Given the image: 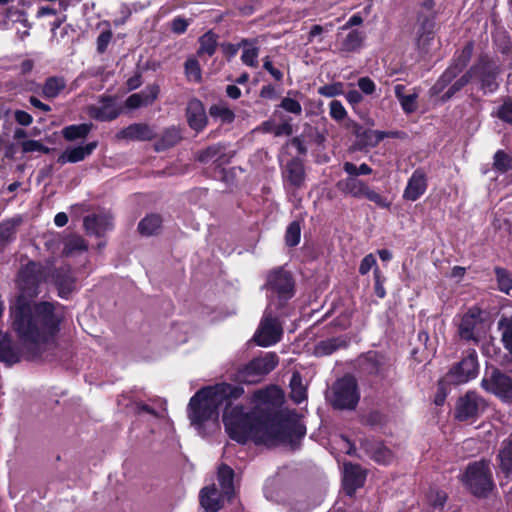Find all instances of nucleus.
<instances>
[{"mask_svg":"<svg viewBox=\"0 0 512 512\" xmlns=\"http://www.w3.org/2000/svg\"><path fill=\"white\" fill-rule=\"evenodd\" d=\"M478 372L479 363L477 352L474 349H469L459 362L452 365L446 375L447 379H451L453 385H459L475 379Z\"/></svg>","mask_w":512,"mask_h":512,"instance_id":"nucleus-13","label":"nucleus"},{"mask_svg":"<svg viewBox=\"0 0 512 512\" xmlns=\"http://www.w3.org/2000/svg\"><path fill=\"white\" fill-rule=\"evenodd\" d=\"M244 394L243 387L222 382L213 386H206L199 389L189 400L187 412L192 425L201 426L205 422L217 418L219 409H223V423L225 430L230 436V431L226 423L236 408L244 410L243 405L233 406V401L239 399Z\"/></svg>","mask_w":512,"mask_h":512,"instance_id":"nucleus-3","label":"nucleus"},{"mask_svg":"<svg viewBox=\"0 0 512 512\" xmlns=\"http://www.w3.org/2000/svg\"><path fill=\"white\" fill-rule=\"evenodd\" d=\"M21 360V350L7 332L0 331V362L10 367Z\"/></svg>","mask_w":512,"mask_h":512,"instance_id":"nucleus-28","label":"nucleus"},{"mask_svg":"<svg viewBox=\"0 0 512 512\" xmlns=\"http://www.w3.org/2000/svg\"><path fill=\"white\" fill-rule=\"evenodd\" d=\"M101 102L102 105L98 108L95 115L96 119L100 121H113L122 113L121 108L116 107L113 97H103Z\"/></svg>","mask_w":512,"mask_h":512,"instance_id":"nucleus-39","label":"nucleus"},{"mask_svg":"<svg viewBox=\"0 0 512 512\" xmlns=\"http://www.w3.org/2000/svg\"><path fill=\"white\" fill-rule=\"evenodd\" d=\"M480 385L485 392L494 395L501 402L512 404V376L500 368L487 366Z\"/></svg>","mask_w":512,"mask_h":512,"instance_id":"nucleus-9","label":"nucleus"},{"mask_svg":"<svg viewBox=\"0 0 512 512\" xmlns=\"http://www.w3.org/2000/svg\"><path fill=\"white\" fill-rule=\"evenodd\" d=\"M360 400V391L356 378L345 374L337 379L331 388L330 403L337 410H354Z\"/></svg>","mask_w":512,"mask_h":512,"instance_id":"nucleus-8","label":"nucleus"},{"mask_svg":"<svg viewBox=\"0 0 512 512\" xmlns=\"http://www.w3.org/2000/svg\"><path fill=\"white\" fill-rule=\"evenodd\" d=\"M93 129L92 122L65 126L61 133L66 141L73 142L85 139Z\"/></svg>","mask_w":512,"mask_h":512,"instance_id":"nucleus-37","label":"nucleus"},{"mask_svg":"<svg viewBox=\"0 0 512 512\" xmlns=\"http://www.w3.org/2000/svg\"><path fill=\"white\" fill-rule=\"evenodd\" d=\"M501 67L488 54H480L476 61L439 97L441 103H447L456 97L473 80L478 82V90L483 95L494 94L500 87L498 81Z\"/></svg>","mask_w":512,"mask_h":512,"instance_id":"nucleus-4","label":"nucleus"},{"mask_svg":"<svg viewBox=\"0 0 512 512\" xmlns=\"http://www.w3.org/2000/svg\"><path fill=\"white\" fill-rule=\"evenodd\" d=\"M317 93L324 97H335L344 94V83L334 82L318 88Z\"/></svg>","mask_w":512,"mask_h":512,"instance_id":"nucleus-58","label":"nucleus"},{"mask_svg":"<svg viewBox=\"0 0 512 512\" xmlns=\"http://www.w3.org/2000/svg\"><path fill=\"white\" fill-rule=\"evenodd\" d=\"M381 141H383L381 131L367 129L365 132H363V137L361 140H359V142H355V145L359 150H364L366 148L377 147Z\"/></svg>","mask_w":512,"mask_h":512,"instance_id":"nucleus-45","label":"nucleus"},{"mask_svg":"<svg viewBox=\"0 0 512 512\" xmlns=\"http://www.w3.org/2000/svg\"><path fill=\"white\" fill-rule=\"evenodd\" d=\"M243 52L241 55V61L246 66L256 68L258 66V55H259V47L254 45H250L247 47H242Z\"/></svg>","mask_w":512,"mask_h":512,"instance_id":"nucleus-53","label":"nucleus"},{"mask_svg":"<svg viewBox=\"0 0 512 512\" xmlns=\"http://www.w3.org/2000/svg\"><path fill=\"white\" fill-rule=\"evenodd\" d=\"M483 310L478 306H472L463 314L458 325V334L462 340H477L474 330L482 322Z\"/></svg>","mask_w":512,"mask_h":512,"instance_id":"nucleus-21","label":"nucleus"},{"mask_svg":"<svg viewBox=\"0 0 512 512\" xmlns=\"http://www.w3.org/2000/svg\"><path fill=\"white\" fill-rule=\"evenodd\" d=\"M365 39L364 32L351 30L341 42V50L344 52H355L361 49Z\"/></svg>","mask_w":512,"mask_h":512,"instance_id":"nucleus-43","label":"nucleus"},{"mask_svg":"<svg viewBox=\"0 0 512 512\" xmlns=\"http://www.w3.org/2000/svg\"><path fill=\"white\" fill-rule=\"evenodd\" d=\"M226 425L230 438L243 445L249 441L256 445L294 443L306 435L303 423L271 408L256 407L249 412L236 408Z\"/></svg>","mask_w":512,"mask_h":512,"instance_id":"nucleus-1","label":"nucleus"},{"mask_svg":"<svg viewBox=\"0 0 512 512\" xmlns=\"http://www.w3.org/2000/svg\"><path fill=\"white\" fill-rule=\"evenodd\" d=\"M83 226L87 234L102 237L111 229L112 224L105 215L91 214L84 217Z\"/></svg>","mask_w":512,"mask_h":512,"instance_id":"nucleus-30","label":"nucleus"},{"mask_svg":"<svg viewBox=\"0 0 512 512\" xmlns=\"http://www.w3.org/2000/svg\"><path fill=\"white\" fill-rule=\"evenodd\" d=\"M233 154L226 153V145L223 143H216L198 151L196 154V161L202 164H207L212 161L214 170L218 167L230 163Z\"/></svg>","mask_w":512,"mask_h":512,"instance_id":"nucleus-18","label":"nucleus"},{"mask_svg":"<svg viewBox=\"0 0 512 512\" xmlns=\"http://www.w3.org/2000/svg\"><path fill=\"white\" fill-rule=\"evenodd\" d=\"M366 477V471L359 464H353L351 462L345 463L342 479L345 494L349 497H353L356 491L364 486Z\"/></svg>","mask_w":512,"mask_h":512,"instance_id":"nucleus-17","label":"nucleus"},{"mask_svg":"<svg viewBox=\"0 0 512 512\" xmlns=\"http://www.w3.org/2000/svg\"><path fill=\"white\" fill-rule=\"evenodd\" d=\"M22 223L21 217H13L0 222V253L16 240L18 228Z\"/></svg>","mask_w":512,"mask_h":512,"instance_id":"nucleus-29","label":"nucleus"},{"mask_svg":"<svg viewBox=\"0 0 512 512\" xmlns=\"http://www.w3.org/2000/svg\"><path fill=\"white\" fill-rule=\"evenodd\" d=\"M162 222V217L159 214L151 213L140 220L137 229L143 236L156 235L161 229Z\"/></svg>","mask_w":512,"mask_h":512,"instance_id":"nucleus-40","label":"nucleus"},{"mask_svg":"<svg viewBox=\"0 0 512 512\" xmlns=\"http://www.w3.org/2000/svg\"><path fill=\"white\" fill-rule=\"evenodd\" d=\"M496 116L503 122L512 125V98L504 99L497 109Z\"/></svg>","mask_w":512,"mask_h":512,"instance_id":"nucleus-59","label":"nucleus"},{"mask_svg":"<svg viewBox=\"0 0 512 512\" xmlns=\"http://www.w3.org/2000/svg\"><path fill=\"white\" fill-rule=\"evenodd\" d=\"M427 498L434 509H443L448 500V494L443 490H430Z\"/></svg>","mask_w":512,"mask_h":512,"instance_id":"nucleus-57","label":"nucleus"},{"mask_svg":"<svg viewBox=\"0 0 512 512\" xmlns=\"http://www.w3.org/2000/svg\"><path fill=\"white\" fill-rule=\"evenodd\" d=\"M497 458L505 478L512 480V433L502 441Z\"/></svg>","mask_w":512,"mask_h":512,"instance_id":"nucleus-33","label":"nucleus"},{"mask_svg":"<svg viewBox=\"0 0 512 512\" xmlns=\"http://www.w3.org/2000/svg\"><path fill=\"white\" fill-rule=\"evenodd\" d=\"M22 150L24 153L40 152L43 154H49L52 149L43 145L39 140L29 139L22 143Z\"/></svg>","mask_w":512,"mask_h":512,"instance_id":"nucleus-61","label":"nucleus"},{"mask_svg":"<svg viewBox=\"0 0 512 512\" xmlns=\"http://www.w3.org/2000/svg\"><path fill=\"white\" fill-rule=\"evenodd\" d=\"M98 146V141H92L86 145L67 147L57 158V163H78L90 156Z\"/></svg>","mask_w":512,"mask_h":512,"instance_id":"nucleus-27","label":"nucleus"},{"mask_svg":"<svg viewBox=\"0 0 512 512\" xmlns=\"http://www.w3.org/2000/svg\"><path fill=\"white\" fill-rule=\"evenodd\" d=\"M343 170L349 177L354 178L360 175H370L373 172V169L366 163L356 166L354 163L348 161L343 164Z\"/></svg>","mask_w":512,"mask_h":512,"instance_id":"nucleus-54","label":"nucleus"},{"mask_svg":"<svg viewBox=\"0 0 512 512\" xmlns=\"http://www.w3.org/2000/svg\"><path fill=\"white\" fill-rule=\"evenodd\" d=\"M199 502L205 512H218L223 506L215 484L205 486L200 490Z\"/></svg>","mask_w":512,"mask_h":512,"instance_id":"nucleus-31","label":"nucleus"},{"mask_svg":"<svg viewBox=\"0 0 512 512\" xmlns=\"http://www.w3.org/2000/svg\"><path fill=\"white\" fill-rule=\"evenodd\" d=\"M488 407V402L475 390H469L460 396L454 407L453 417L459 422L477 421Z\"/></svg>","mask_w":512,"mask_h":512,"instance_id":"nucleus-11","label":"nucleus"},{"mask_svg":"<svg viewBox=\"0 0 512 512\" xmlns=\"http://www.w3.org/2000/svg\"><path fill=\"white\" fill-rule=\"evenodd\" d=\"M66 86V79L63 76H49L41 86L40 95L45 99H55L65 90Z\"/></svg>","mask_w":512,"mask_h":512,"instance_id":"nucleus-35","label":"nucleus"},{"mask_svg":"<svg viewBox=\"0 0 512 512\" xmlns=\"http://www.w3.org/2000/svg\"><path fill=\"white\" fill-rule=\"evenodd\" d=\"M453 384L451 379H447V375L438 380L437 391L434 397V403L436 406H443L446 398L450 392V385Z\"/></svg>","mask_w":512,"mask_h":512,"instance_id":"nucleus-50","label":"nucleus"},{"mask_svg":"<svg viewBox=\"0 0 512 512\" xmlns=\"http://www.w3.org/2000/svg\"><path fill=\"white\" fill-rule=\"evenodd\" d=\"M48 276L49 270L45 265L29 260L18 270L16 285L19 294L16 297H23L24 300L33 302V299L40 294V287L46 282Z\"/></svg>","mask_w":512,"mask_h":512,"instance_id":"nucleus-6","label":"nucleus"},{"mask_svg":"<svg viewBox=\"0 0 512 512\" xmlns=\"http://www.w3.org/2000/svg\"><path fill=\"white\" fill-rule=\"evenodd\" d=\"M185 117L189 128L197 134L201 133L208 125V116L203 102L193 97L185 108Z\"/></svg>","mask_w":512,"mask_h":512,"instance_id":"nucleus-16","label":"nucleus"},{"mask_svg":"<svg viewBox=\"0 0 512 512\" xmlns=\"http://www.w3.org/2000/svg\"><path fill=\"white\" fill-rule=\"evenodd\" d=\"M292 93H294V91L289 90L287 92V95H291ZM277 107L295 116H301L303 111L300 102L289 96L283 97Z\"/></svg>","mask_w":512,"mask_h":512,"instance_id":"nucleus-52","label":"nucleus"},{"mask_svg":"<svg viewBox=\"0 0 512 512\" xmlns=\"http://www.w3.org/2000/svg\"><path fill=\"white\" fill-rule=\"evenodd\" d=\"M360 446L365 454L378 464L387 465L393 459L392 451L383 441L375 438H364L361 440Z\"/></svg>","mask_w":512,"mask_h":512,"instance_id":"nucleus-20","label":"nucleus"},{"mask_svg":"<svg viewBox=\"0 0 512 512\" xmlns=\"http://www.w3.org/2000/svg\"><path fill=\"white\" fill-rule=\"evenodd\" d=\"M301 239V226L298 221H292L285 232V243L288 247H295Z\"/></svg>","mask_w":512,"mask_h":512,"instance_id":"nucleus-51","label":"nucleus"},{"mask_svg":"<svg viewBox=\"0 0 512 512\" xmlns=\"http://www.w3.org/2000/svg\"><path fill=\"white\" fill-rule=\"evenodd\" d=\"M52 278L60 298L68 299L75 291L76 278L70 268H56L52 274Z\"/></svg>","mask_w":512,"mask_h":512,"instance_id":"nucleus-23","label":"nucleus"},{"mask_svg":"<svg viewBox=\"0 0 512 512\" xmlns=\"http://www.w3.org/2000/svg\"><path fill=\"white\" fill-rule=\"evenodd\" d=\"M329 114L330 117L337 121L341 122L347 117V111L344 108L343 104L339 100H332L329 104Z\"/></svg>","mask_w":512,"mask_h":512,"instance_id":"nucleus-62","label":"nucleus"},{"mask_svg":"<svg viewBox=\"0 0 512 512\" xmlns=\"http://www.w3.org/2000/svg\"><path fill=\"white\" fill-rule=\"evenodd\" d=\"M185 75L189 81L201 82L202 73L198 60L194 57L188 58L184 63Z\"/></svg>","mask_w":512,"mask_h":512,"instance_id":"nucleus-49","label":"nucleus"},{"mask_svg":"<svg viewBox=\"0 0 512 512\" xmlns=\"http://www.w3.org/2000/svg\"><path fill=\"white\" fill-rule=\"evenodd\" d=\"M418 29L416 32L415 46L419 54L424 57L430 51L435 37L436 13L425 15L421 12L417 15Z\"/></svg>","mask_w":512,"mask_h":512,"instance_id":"nucleus-15","label":"nucleus"},{"mask_svg":"<svg viewBox=\"0 0 512 512\" xmlns=\"http://www.w3.org/2000/svg\"><path fill=\"white\" fill-rule=\"evenodd\" d=\"M474 48V41L469 40L461 49L454 52L449 65L430 88L429 93L431 97H440L468 69L467 67L473 57Z\"/></svg>","mask_w":512,"mask_h":512,"instance_id":"nucleus-5","label":"nucleus"},{"mask_svg":"<svg viewBox=\"0 0 512 512\" xmlns=\"http://www.w3.org/2000/svg\"><path fill=\"white\" fill-rule=\"evenodd\" d=\"M254 398L260 404L276 405L282 401V392L277 387L272 386L256 391Z\"/></svg>","mask_w":512,"mask_h":512,"instance_id":"nucleus-42","label":"nucleus"},{"mask_svg":"<svg viewBox=\"0 0 512 512\" xmlns=\"http://www.w3.org/2000/svg\"><path fill=\"white\" fill-rule=\"evenodd\" d=\"M493 160V167L499 173L503 174L512 169V157L504 150H497Z\"/></svg>","mask_w":512,"mask_h":512,"instance_id":"nucleus-48","label":"nucleus"},{"mask_svg":"<svg viewBox=\"0 0 512 512\" xmlns=\"http://www.w3.org/2000/svg\"><path fill=\"white\" fill-rule=\"evenodd\" d=\"M373 277H374V292L375 295L378 298H385L386 297V290L384 287V283L386 281L385 276L383 275L382 271L379 269V267H376L373 271Z\"/></svg>","mask_w":512,"mask_h":512,"instance_id":"nucleus-60","label":"nucleus"},{"mask_svg":"<svg viewBox=\"0 0 512 512\" xmlns=\"http://www.w3.org/2000/svg\"><path fill=\"white\" fill-rule=\"evenodd\" d=\"M336 186L342 193L351 195L357 199H362L368 184L361 179L348 176L338 181Z\"/></svg>","mask_w":512,"mask_h":512,"instance_id":"nucleus-36","label":"nucleus"},{"mask_svg":"<svg viewBox=\"0 0 512 512\" xmlns=\"http://www.w3.org/2000/svg\"><path fill=\"white\" fill-rule=\"evenodd\" d=\"M159 93L160 87L158 84L148 85L143 91L128 96L125 100V107L134 110L142 106H149L158 98Z\"/></svg>","mask_w":512,"mask_h":512,"instance_id":"nucleus-26","label":"nucleus"},{"mask_svg":"<svg viewBox=\"0 0 512 512\" xmlns=\"http://www.w3.org/2000/svg\"><path fill=\"white\" fill-rule=\"evenodd\" d=\"M209 115L213 119H219L222 124H231L235 120V113L232 109L223 104H213L209 108Z\"/></svg>","mask_w":512,"mask_h":512,"instance_id":"nucleus-44","label":"nucleus"},{"mask_svg":"<svg viewBox=\"0 0 512 512\" xmlns=\"http://www.w3.org/2000/svg\"><path fill=\"white\" fill-rule=\"evenodd\" d=\"M234 470L227 464L222 463L218 467L217 479L221 487L222 495L228 500L234 496Z\"/></svg>","mask_w":512,"mask_h":512,"instance_id":"nucleus-32","label":"nucleus"},{"mask_svg":"<svg viewBox=\"0 0 512 512\" xmlns=\"http://www.w3.org/2000/svg\"><path fill=\"white\" fill-rule=\"evenodd\" d=\"M363 198L375 203L380 208L388 209L391 205V202L387 199V197L381 195L379 192L372 189L369 185L363 194Z\"/></svg>","mask_w":512,"mask_h":512,"instance_id":"nucleus-55","label":"nucleus"},{"mask_svg":"<svg viewBox=\"0 0 512 512\" xmlns=\"http://www.w3.org/2000/svg\"><path fill=\"white\" fill-rule=\"evenodd\" d=\"M306 397V389L302 386L298 376L293 375L291 379V399L296 404H300Z\"/></svg>","mask_w":512,"mask_h":512,"instance_id":"nucleus-56","label":"nucleus"},{"mask_svg":"<svg viewBox=\"0 0 512 512\" xmlns=\"http://www.w3.org/2000/svg\"><path fill=\"white\" fill-rule=\"evenodd\" d=\"M281 328L272 317H265L260 324L258 333L254 336L255 342L261 347H268L277 343L281 338Z\"/></svg>","mask_w":512,"mask_h":512,"instance_id":"nucleus-22","label":"nucleus"},{"mask_svg":"<svg viewBox=\"0 0 512 512\" xmlns=\"http://www.w3.org/2000/svg\"><path fill=\"white\" fill-rule=\"evenodd\" d=\"M116 138L130 141H151L157 137L150 125L146 123H133L118 131Z\"/></svg>","mask_w":512,"mask_h":512,"instance_id":"nucleus-25","label":"nucleus"},{"mask_svg":"<svg viewBox=\"0 0 512 512\" xmlns=\"http://www.w3.org/2000/svg\"><path fill=\"white\" fill-rule=\"evenodd\" d=\"M218 35L214 33L212 30L207 31L202 36L199 37V48L197 50V56L202 57L203 55H207L209 57L213 56L217 50Z\"/></svg>","mask_w":512,"mask_h":512,"instance_id":"nucleus-41","label":"nucleus"},{"mask_svg":"<svg viewBox=\"0 0 512 512\" xmlns=\"http://www.w3.org/2000/svg\"><path fill=\"white\" fill-rule=\"evenodd\" d=\"M181 139V132L177 127H168L154 142V150L157 152L166 151L177 145Z\"/></svg>","mask_w":512,"mask_h":512,"instance_id":"nucleus-34","label":"nucleus"},{"mask_svg":"<svg viewBox=\"0 0 512 512\" xmlns=\"http://www.w3.org/2000/svg\"><path fill=\"white\" fill-rule=\"evenodd\" d=\"M292 118H286L282 119V122L279 124H274L273 127V134L276 137L285 135V136H291L294 132L293 125L291 123Z\"/></svg>","mask_w":512,"mask_h":512,"instance_id":"nucleus-64","label":"nucleus"},{"mask_svg":"<svg viewBox=\"0 0 512 512\" xmlns=\"http://www.w3.org/2000/svg\"><path fill=\"white\" fill-rule=\"evenodd\" d=\"M427 188V175L422 168H417L408 179L403 192V199L414 202L426 192Z\"/></svg>","mask_w":512,"mask_h":512,"instance_id":"nucleus-24","label":"nucleus"},{"mask_svg":"<svg viewBox=\"0 0 512 512\" xmlns=\"http://www.w3.org/2000/svg\"><path fill=\"white\" fill-rule=\"evenodd\" d=\"M282 177L284 182L294 190L301 189L306 181V170L303 159L297 156L288 160L282 171Z\"/></svg>","mask_w":512,"mask_h":512,"instance_id":"nucleus-19","label":"nucleus"},{"mask_svg":"<svg viewBox=\"0 0 512 512\" xmlns=\"http://www.w3.org/2000/svg\"><path fill=\"white\" fill-rule=\"evenodd\" d=\"M265 288L277 296L279 306H284L295 295V280L283 267L274 268L267 274Z\"/></svg>","mask_w":512,"mask_h":512,"instance_id":"nucleus-12","label":"nucleus"},{"mask_svg":"<svg viewBox=\"0 0 512 512\" xmlns=\"http://www.w3.org/2000/svg\"><path fill=\"white\" fill-rule=\"evenodd\" d=\"M57 302H31L16 297L10 305L11 328L25 350L27 360L41 357L43 347L60 331L62 317L56 313Z\"/></svg>","mask_w":512,"mask_h":512,"instance_id":"nucleus-2","label":"nucleus"},{"mask_svg":"<svg viewBox=\"0 0 512 512\" xmlns=\"http://www.w3.org/2000/svg\"><path fill=\"white\" fill-rule=\"evenodd\" d=\"M494 274L497 281L498 289L509 295L512 290V274L506 268L496 266L494 267Z\"/></svg>","mask_w":512,"mask_h":512,"instance_id":"nucleus-46","label":"nucleus"},{"mask_svg":"<svg viewBox=\"0 0 512 512\" xmlns=\"http://www.w3.org/2000/svg\"><path fill=\"white\" fill-rule=\"evenodd\" d=\"M236 168H230L226 169L224 166L218 167L217 170H214L215 173L218 174V176H215V178L219 179L220 181L224 182L227 185H232L235 182L236 179Z\"/></svg>","mask_w":512,"mask_h":512,"instance_id":"nucleus-63","label":"nucleus"},{"mask_svg":"<svg viewBox=\"0 0 512 512\" xmlns=\"http://www.w3.org/2000/svg\"><path fill=\"white\" fill-rule=\"evenodd\" d=\"M279 363V357L274 352L255 357L237 370L236 378L246 384L258 383L263 376L273 371Z\"/></svg>","mask_w":512,"mask_h":512,"instance_id":"nucleus-10","label":"nucleus"},{"mask_svg":"<svg viewBox=\"0 0 512 512\" xmlns=\"http://www.w3.org/2000/svg\"><path fill=\"white\" fill-rule=\"evenodd\" d=\"M254 44H257V39L243 38L237 44H233V43H229V42L222 43L221 49H222L223 55L225 56L227 61H230L232 58H234L237 55L240 48L247 47V46L254 45Z\"/></svg>","mask_w":512,"mask_h":512,"instance_id":"nucleus-47","label":"nucleus"},{"mask_svg":"<svg viewBox=\"0 0 512 512\" xmlns=\"http://www.w3.org/2000/svg\"><path fill=\"white\" fill-rule=\"evenodd\" d=\"M348 341L342 337H332L325 340H321L315 346V353L317 356H328L339 350L340 348H346Z\"/></svg>","mask_w":512,"mask_h":512,"instance_id":"nucleus-38","label":"nucleus"},{"mask_svg":"<svg viewBox=\"0 0 512 512\" xmlns=\"http://www.w3.org/2000/svg\"><path fill=\"white\" fill-rule=\"evenodd\" d=\"M390 370L389 360L378 351H369L360 357L359 371L363 375L383 381L388 378Z\"/></svg>","mask_w":512,"mask_h":512,"instance_id":"nucleus-14","label":"nucleus"},{"mask_svg":"<svg viewBox=\"0 0 512 512\" xmlns=\"http://www.w3.org/2000/svg\"><path fill=\"white\" fill-rule=\"evenodd\" d=\"M461 482L476 498H486L494 488L489 463L485 460L471 462L465 468Z\"/></svg>","mask_w":512,"mask_h":512,"instance_id":"nucleus-7","label":"nucleus"}]
</instances>
